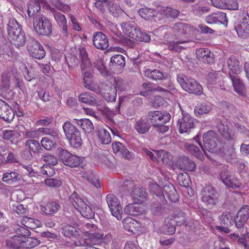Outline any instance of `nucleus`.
Wrapping results in <instances>:
<instances>
[{
    "label": "nucleus",
    "instance_id": "nucleus-1",
    "mask_svg": "<svg viewBox=\"0 0 249 249\" xmlns=\"http://www.w3.org/2000/svg\"><path fill=\"white\" fill-rule=\"evenodd\" d=\"M196 141L207 156L205 150L211 153L217 152L219 147L220 141L218 140L216 133L213 130L208 131L203 135V146L201 142L197 141V137L195 138Z\"/></svg>",
    "mask_w": 249,
    "mask_h": 249
},
{
    "label": "nucleus",
    "instance_id": "nucleus-2",
    "mask_svg": "<svg viewBox=\"0 0 249 249\" xmlns=\"http://www.w3.org/2000/svg\"><path fill=\"white\" fill-rule=\"evenodd\" d=\"M33 24L38 35L49 36L52 31V25L48 18L43 14H39L34 18Z\"/></svg>",
    "mask_w": 249,
    "mask_h": 249
},
{
    "label": "nucleus",
    "instance_id": "nucleus-3",
    "mask_svg": "<svg viewBox=\"0 0 249 249\" xmlns=\"http://www.w3.org/2000/svg\"><path fill=\"white\" fill-rule=\"evenodd\" d=\"M177 80L182 88L186 91L198 95L202 93V87L196 80L192 78L188 79L182 74L178 75Z\"/></svg>",
    "mask_w": 249,
    "mask_h": 249
},
{
    "label": "nucleus",
    "instance_id": "nucleus-4",
    "mask_svg": "<svg viewBox=\"0 0 249 249\" xmlns=\"http://www.w3.org/2000/svg\"><path fill=\"white\" fill-rule=\"evenodd\" d=\"M216 122V128L222 137L227 141H235L236 136L235 132L231 128V123L224 119H217Z\"/></svg>",
    "mask_w": 249,
    "mask_h": 249
},
{
    "label": "nucleus",
    "instance_id": "nucleus-5",
    "mask_svg": "<svg viewBox=\"0 0 249 249\" xmlns=\"http://www.w3.org/2000/svg\"><path fill=\"white\" fill-rule=\"evenodd\" d=\"M202 201L209 208H213L217 203L219 194L212 185L206 186L202 192Z\"/></svg>",
    "mask_w": 249,
    "mask_h": 249
},
{
    "label": "nucleus",
    "instance_id": "nucleus-6",
    "mask_svg": "<svg viewBox=\"0 0 249 249\" xmlns=\"http://www.w3.org/2000/svg\"><path fill=\"white\" fill-rule=\"evenodd\" d=\"M57 152L58 153L59 159L65 165L71 167H76L80 165L81 163L80 157L72 155L62 147L57 148Z\"/></svg>",
    "mask_w": 249,
    "mask_h": 249
},
{
    "label": "nucleus",
    "instance_id": "nucleus-7",
    "mask_svg": "<svg viewBox=\"0 0 249 249\" xmlns=\"http://www.w3.org/2000/svg\"><path fill=\"white\" fill-rule=\"evenodd\" d=\"M219 176L220 180L230 188L236 189L241 188L243 187L242 183L235 175L226 169L222 170Z\"/></svg>",
    "mask_w": 249,
    "mask_h": 249
},
{
    "label": "nucleus",
    "instance_id": "nucleus-8",
    "mask_svg": "<svg viewBox=\"0 0 249 249\" xmlns=\"http://www.w3.org/2000/svg\"><path fill=\"white\" fill-rule=\"evenodd\" d=\"M27 48L31 55L36 59H40L45 56V51L39 42L33 37L27 39Z\"/></svg>",
    "mask_w": 249,
    "mask_h": 249
},
{
    "label": "nucleus",
    "instance_id": "nucleus-9",
    "mask_svg": "<svg viewBox=\"0 0 249 249\" xmlns=\"http://www.w3.org/2000/svg\"><path fill=\"white\" fill-rule=\"evenodd\" d=\"M106 201L112 213L118 220L122 219V208L118 198L114 194L107 196Z\"/></svg>",
    "mask_w": 249,
    "mask_h": 249
},
{
    "label": "nucleus",
    "instance_id": "nucleus-10",
    "mask_svg": "<svg viewBox=\"0 0 249 249\" xmlns=\"http://www.w3.org/2000/svg\"><path fill=\"white\" fill-rule=\"evenodd\" d=\"M92 41L94 46L99 50H106L109 46L107 36L102 32L94 33L93 35Z\"/></svg>",
    "mask_w": 249,
    "mask_h": 249
},
{
    "label": "nucleus",
    "instance_id": "nucleus-11",
    "mask_svg": "<svg viewBox=\"0 0 249 249\" xmlns=\"http://www.w3.org/2000/svg\"><path fill=\"white\" fill-rule=\"evenodd\" d=\"M15 113L7 103L0 99V118L10 123L14 119Z\"/></svg>",
    "mask_w": 249,
    "mask_h": 249
},
{
    "label": "nucleus",
    "instance_id": "nucleus-12",
    "mask_svg": "<svg viewBox=\"0 0 249 249\" xmlns=\"http://www.w3.org/2000/svg\"><path fill=\"white\" fill-rule=\"evenodd\" d=\"M8 38L12 44L16 47L19 48L24 45L26 38L22 30L18 31L17 32H12L8 34Z\"/></svg>",
    "mask_w": 249,
    "mask_h": 249
},
{
    "label": "nucleus",
    "instance_id": "nucleus-13",
    "mask_svg": "<svg viewBox=\"0 0 249 249\" xmlns=\"http://www.w3.org/2000/svg\"><path fill=\"white\" fill-rule=\"evenodd\" d=\"M8 38L12 44L16 47L19 48L24 45L26 38L22 30L18 31L17 32H12L8 34Z\"/></svg>",
    "mask_w": 249,
    "mask_h": 249
},
{
    "label": "nucleus",
    "instance_id": "nucleus-14",
    "mask_svg": "<svg viewBox=\"0 0 249 249\" xmlns=\"http://www.w3.org/2000/svg\"><path fill=\"white\" fill-rule=\"evenodd\" d=\"M232 218L229 212L224 213L220 218L221 226H216L219 231L228 233L230 232L229 227L231 226Z\"/></svg>",
    "mask_w": 249,
    "mask_h": 249
},
{
    "label": "nucleus",
    "instance_id": "nucleus-15",
    "mask_svg": "<svg viewBox=\"0 0 249 249\" xmlns=\"http://www.w3.org/2000/svg\"><path fill=\"white\" fill-rule=\"evenodd\" d=\"M25 236L14 235L6 241L7 247L12 249L24 248Z\"/></svg>",
    "mask_w": 249,
    "mask_h": 249
},
{
    "label": "nucleus",
    "instance_id": "nucleus-16",
    "mask_svg": "<svg viewBox=\"0 0 249 249\" xmlns=\"http://www.w3.org/2000/svg\"><path fill=\"white\" fill-rule=\"evenodd\" d=\"M205 20L208 24L219 23L227 25L228 23L226 15L222 12L215 13L210 15L206 17Z\"/></svg>",
    "mask_w": 249,
    "mask_h": 249
},
{
    "label": "nucleus",
    "instance_id": "nucleus-17",
    "mask_svg": "<svg viewBox=\"0 0 249 249\" xmlns=\"http://www.w3.org/2000/svg\"><path fill=\"white\" fill-rule=\"evenodd\" d=\"M112 149L115 154L121 156L125 159H133V155L124 145L120 142H113L112 144Z\"/></svg>",
    "mask_w": 249,
    "mask_h": 249
},
{
    "label": "nucleus",
    "instance_id": "nucleus-18",
    "mask_svg": "<svg viewBox=\"0 0 249 249\" xmlns=\"http://www.w3.org/2000/svg\"><path fill=\"white\" fill-rule=\"evenodd\" d=\"M238 36L243 38L249 36V17L243 19L241 23L235 27Z\"/></svg>",
    "mask_w": 249,
    "mask_h": 249
},
{
    "label": "nucleus",
    "instance_id": "nucleus-19",
    "mask_svg": "<svg viewBox=\"0 0 249 249\" xmlns=\"http://www.w3.org/2000/svg\"><path fill=\"white\" fill-rule=\"evenodd\" d=\"M179 131L181 133L187 132L194 127V119L189 115H184L178 121Z\"/></svg>",
    "mask_w": 249,
    "mask_h": 249
},
{
    "label": "nucleus",
    "instance_id": "nucleus-20",
    "mask_svg": "<svg viewBox=\"0 0 249 249\" xmlns=\"http://www.w3.org/2000/svg\"><path fill=\"white\" fill-rule=\"evenodd\" d=\"M135 203H142L144 200L147 193L144 189L140 186H135L131 193Z\"/></svg>",
    "mask_w": 249,
    "mask_h": 249
},
{
    "label": "nucleus",
    "instance_id": "nucleus-21",
    "mask_svg": "<svg viewBox=\"0 0 249 249\" xmlns=\"http://www.w3.org/2000/svg\"><path fill=\"white\" fill-rule=\"evenodd\" d=\"M230 77L232 81L234 91L238 94L243 95L245 92V86L239 76L230 73Z\"/></svg>",
    "mask_w": 249,
    "mask_h": 249
},
{
    "label": "nucleus",
    "instance_id": "nucleus-22",
    "mask_svg": "<svg viewBox=\"0 0 249 249\" xmlns=\"http://www.w3.org/2000/svg\"><path fill=\"white\" fill-rule=\"evenodd\" d=\"M227 63L230 70V73L232 75H238L241 71V66L235 56H232L227 60Z\"/></svg>",
    "mask_w": 249,
    "mask_h": 249
},
{
    "label": "nucleus",
    "instance_id": "nucleus-23",
    "mask_svg": "<svg viewBox=\"0 0 249 249\" xmlns=\"http://www.w3.org/2000/svg\"><path fill=\"white\" fill-rule=\"evenodd\" d=\"M124 57L121 54H117L113 56L110 59V67L111 70H117V72H119L121 69L125 66Z\"/></svg>",
    "mask_w": 249,
    "mask_h": 249
},
{
    "label": "nucleus",
    "instance_id": "nucleus-24",
    "mask_svg": "<svg viewBox=\"0 0 249 249\" xmlns=\"http://www.w3.org/2000/svg\"><path fill=\"white\" fill-rule=\"evenodd\" d=\"M188 42V41L179 40L167 41L165 44L167 46L168 49L171 51L180 53L182 50L186 49L188 47L186 45Z\"/></svg>",
    "mask_w": 249,
    "mask_h": 249
},
{
    "label": "nucleus",
    "instance_id": "nucleus-25",
    "mask_svg": "<svg viewBox=\"0 0 249 249\" xmlns=\"http://www.w3.org/2000/svg\"><path fill=\"white\" fill-rule=\"evenodd\" d=\"M144 75L153 80H162L166 79V74L165 73L159 70L156 69H146L143 72Z\"/></svg>",
    "mask_w": 249,
    "mask_h": 249
},
{
    "label": "nucleus",
    "instance_id": "nucleus-26",
    "mask_svg": "<svg viewBox=\"0 0 249 249\" xmlns=\"http://www.w3.org/2000/svg\"><path fill=\"white\" fill-rule=\"evenodd\" d=\"M163 191L171 201L176 202L178 200L179 195L173 184L169 183L165 185L163 188Z\"/></svg>",
    "mask_w": 249,
    "mask_h": 249
},
{
    "label": "nucleus",
    "instance_id": "nucleus-27",
    "mask_svg": "<svg viewBox=\"0 0 249 249\" xmlns=\"http://www.w3.org/2000/svg\"><path fill=\"white\" fill-rule=\"evenodd\" d=\"M63 129L65 135L68 140L71 139L75 134L80 132L79 129L69 121L66 122L63 124Z\"/></svg>",
    "mask_w": 249,
    "mask_h": 249
},
{
    "label": "nucleus",
    "instance_id": "nucleus-28",
    "mask_svg": "<svg viewBox=\"0 0 249 249\" xmlns=\"http://www.w3.org/2000/svg\"><path fill=\"white\" fill-rule=\"evenodd\" d=\"M178 163L180 168L188 171H194L196 168L195 163L185 156L180 157Z\"/></svg>",
    "mask_w": 249,
    "mask_h": 249
},
{
    "label": "nucleus",
    "instance_id": "nucleus-29",
    "mask_svg": "<svg viewBox=\"0 0 249 249\" xmlns=\"http://www.w3.org/2000/svg\"><path fill=\"white\" fill-rule=\"evenodd\" d=\"M151 127V124L147 119H141L136 121L135 128L141 134L146 133Z\"/></svg>",
    "mask_w": 249,
    "mask_h": 249
},
{
    "label": "nucleus",
    "instance_id": "nucleus-30",
    "mask_svg": "<svg viewBox=\"0 0 249 249\" xmlns=\"http://www.w3.org/2000/svg\"><path fill=\"white\" fill-rule=\"evenodd\" d=\"M175 222L171 218H166L164 224L160 227V231L166 234L172 235L176 231Z\"/></svg>",
    "mask_w": 249,
    "mask_h": 249
},
{
    "label": "nucleus",
    "instance_id": "nucleus-31",
    "mask_svg": "<svg viewBox=\"0 0 249 249\" xmlns=\"http://www.w3.org/2000/svg\"><path fill=\"white\" fill-rule=\"evenodd\" d=\"M43 0H35L29 3L27 9V14L30 18L35 17L40 10V3H43Z\"/></svg>",
    "mask_w": 249,
    "mask_h": 249
},
{
    "label": "nucleus",
    "instance_id": "nucleus-32",
    "mask_svg": "<svg viewBox=\"0 0 249 249\" xmlns=\"http://www.w3.org/2000/svg\"><path fill=\"white\" fill-rule=\"evenodd\" d=\"M53 16L58 25L62 28V33L64 36H67L68 28L67 20L65 16L60 12L53 11Z\"/></svg>",
    "mask_w": 249,
    "mask_h": 249
},
{
    "label": "nucleus",
    "instance_id": "nucleus-33",
    "mask_svg": "<svg viewBox=\"0 0 249 249\" xmlns=\"http://www.w3.org/2000/svg\"><path fill=\"white\" fill-rule=\"evenodd\" d=\"M61 208L58 202H50L41 208V211L46 214H52L56 213Z\"/></svg>",
    "mask_w": 249,
    "mask_h": 249
},
{
    "label": "nucleus",
    "instance_id": "nucleus-34",
    "mask_svg": "<svg viewBox=\"0 0 249 249\" xmlns=\"http://www.w3.org/2000/svg\"><path fill=\"white\" fill-rule=\"evenodd\" d=\"M75 123L86 133H91L94 131V126L92 123L88 119H74Z\"/></svg>",
    "mask_w": 249,
    "mask_h": 249
},
{
    "label": "nucleus",
    "instance_id": "nucleus-35",
    "mask_svg": "<svg viewBox=\"0 0 249 249\" xmlns=\"http://www.w3.org/2000/svg\"><path fill=\"white\" fill-rule=\"evenodd\" d=\"M123 224L126 230L132 232H135L140 227V223L131 217L125 218Z\"/></svg>",
    "mask_w": 249,
    "mask_h": 249
},
{
    "label": "nucleus",
    "instance_id": "nucleus-36",
    "mask_svg": "<svg viewBox=\"0 0 249 249\" xmlns=\"http://www.w3.org/2000/svg\"><path fill=\"white\" fill-rule=\"evenodd\" d=\"M85 235L89 237L88 245L91 246L99 244L103 237V235L98 233L97 231L93 232L92 231H85Z\"/></svg>",
    "mask_w": 249,
    "mask_h": 249
},
{
    "label": "nucleus",
    "instance_id": "nucleus-37",
    "mask_svg": "<svg viewBox=\"0 0 249 249\" xmlns=\"http://www.w3.org/2000/svg\"><path fill=\"white\" fill-rule=\"evenodd\" d=\"M79 100L84 103L92 106L95 105L97 101L96 95L90 92L81 93L79 96Z\"/></svg>",
    "mask_w": 249,
    "mask_h": 249
},
{
    "label": "nucleus",
    "instance_id": "nucleus-38",
    "mask_svg": "<svg viewBox=\"0 0 249 249\" xmlns=\"http://www.w3.org/2000/svg\"><path fill=\"white\" fill-rule=\"evenodd\" d=\"M20 134L17 131L6 130L3 132V138L5 140L10 141L12 143L17 144L18 142Z\"/></svg>",
    "mask_w": 249,
    "mask_h": 249
},
{
    "label": "nucleus",
    "instance_id": "nucleus-39",
    "mask_svg": "<svg viewBox=\"0 0 249 249\" xmlns=\"http://www.w3.org/2000/svg\"><path fill=\"white\" fill-rule=\"evenodd\" d=\"M212 110L211 105L209 103L198 104L195 108V113L196 116H200L209 113Z\"/></svg>",
    "mask_w": 249,
    "mask_h": 249
},
{
    "label": "nucleus",
    "instance_id": "nucleus-40",
    "mask_svg": "<svg viewBox=\"0 0 249 249\" xmlns=\"http://www.w3.org/2000/svg\"><path fill=\"white\" fill-rule=\"evenodd\" d=\"M121 27L124 33L132 38L138 29L131 22L122 23L121 24Z\"/></svg>",
    "mask_w": 249,
    "mask_h": 249
},
{
    "label": "nucleus",
    "instance_id": "nucleus-41",
    "mask_svg": "<svg viewBox=\"0 0 249 249\" xmlns=\"http://www.w3.org/2000/svg\"><path fill=\"white\" fill-rule=\"evenodd\" d=\"M109 10V12L113 16L117 17L121 15L124 13V11L117 4H114L111 0H103Z\"/></svg>",
    "mask_w": 249,
    "mask_h": 249
},
{
    "label": "nucleus",
    "instance_id": "nucleus-42",
    "mask_svg": "<svg viewBox=\"0 0 249 249\" xmlns=\"http://www.w3.org/2000/svg\"><path fill=\"white\" fill-rule=\"evenodd\" d=\"M82 177L86 179L89 182L91 183L96 188H100L99 179L96 177L91 170H89L83 173Z\"/></svg>",
    "mask_w": 249,
    "mask_h": 249
},
{
    "label": "nucleus",
    "instance_id": "nucleus-43",
    "mask_svg": "<svg viewBox=\"0 0 249 249\" xmlns=\"http://www.w3.org/2000/svg\"><path fill=\"white\" fill-rule=\"evenodd\" d=\"M155 200L151 204V213L156 215H159L163 211L162 205L165 204L167 201L161 202L159 198H154Z\"/></svg>",
    "mask_w": 249,
    "mask_h": 249
},
{
    "label": "nucleus",
    "instance_id": "nucleus-44",
    "mask_svg": "<svg viewBox=\"0 0 249 249\" xmlns=\"http://www.w3.org/2000/svg\"><path fill=\"white\" fill-rule=\"evenodd\" d=\"M70 202L77 211L84 205L85 202L80 198L77 193L74 192L69 197Z\"/></svg>",
    "mask_w": 249,
    "mask_h": 249
},
{
    "label": "nucleus",
    "instance_id": "nucleus-45",
    "mask_svg": "<svg viewBox=\"0 0 249 249\" xmlns=\"http://www.w3.org/2000/svg\"><path fill=\"white\" fill-rule=\"evenodd\" d=\"M61 233L65 236L67 237H77L78 235V231L76 228L71 225H65L61 229Z\"/></svg>",
    "mask_w": 249,
    "mask_h": 249
},
{
    "label": "nucleus",
    "instance_id": "nucleus-46",
    "mask_svg": "<svg viewBox=\"0 0 249 249\" xmlns=\"http://www.w3.org/2000/svg\"><path fill=\"white\" fill-rule=\"evenodd\" d=\"M124 212L130 215H138L142 213V210L139 205L135 204H130L125 206Z\"/></svg>",
    "mask_w": 249,
    "mask_h": 249
},
{
    "label": "nucleus",
    "instance_id": "nucleus-47",
    "mask_svg": "<svg viewBox=\"0 0 249 249\" xmlns=\"http://www.w3.org/2000/svg\"><path fill=\"white\" fill-rule=\"evenodd\" d=\"M97 135L102 144H107L111 141L109 133L104 128H100L98 130Z\"/></svg>",
    "mask_w": 249,
    "mask_h": 249
},
{
    "label": "nucleus",
    "instance_id": "nucleus-48",
    "mask_svg": "<svg viewBox=\"0 0 249 249\" xmlns=\"http://www.w3.org/2000/svg\"><path fill=\"white\" fill-rule=\"evenodd\" d=\"M150 189L156 196L155 198H159L161 202L166 201L163 190L157 183H153L150 185Z\"/></svg>",
    "mask_w": 249,
    "mask_h": 249
},
{
    "label": "nucleus",
    "instance_id": "nucleus-49",
    "mask_svg": "<svg viewBox=\"0 0 249 249\" xmlns=\"http://www.w3.org/2000/svg\"><path fill=\"white\" fill-rule=\"evenodd\" d=\"M138 13L142 18L145 19H150L156 16V12L153 9L147 7L141 8L139 9Z\"/></svg>",
    "mask_w": 249,
    "mask_h": 249
},
{
    "label": "nucleus",
    "instance_id": "nucleus-50",
    "mask_svg": "<svg viewBox=\"0 0 249 249\" xmlns=\"http://www.w3.org/2000/svg\"><path fill=\"white\" fill-rule=\"evenodd\" d=\"M185 148L191 154L193 155L197 158L202 159L203 158V155L198 148L189 143H186L184 145Z\"/></svg>",
    "mask_w": 249,
    "mask_h": 249
},
{
    "label": "nucleus",
    "instance_id": "nucleus-51",
    "mask_svg": "<svg viewBox=\"0 0 249 249\" xmlns=\"http://www.w3.org/2000/svg\"><path fill=\"white\" fill-rule=\"evenodd\" d=\"M94 67L97 69L103 76H107L109 75V72L107 69L103 59H99L96 60L94 62Z\"/></svg>",
    "mask_w": 249,
    "mask_h": 249
},
{
    "label": "nucleus",
    "instance_id": "nucleus-52",
    "mask_svg": "<svg viewBox=\"0 0 249 249\" xmlns=\"http://www.w3.org/2000/svg\"><path fill=\"white\" fill-rule=\"evenodd\" d=\"M171 218L175 223H177V225L183 224L186 220L185 213L180 211H175L173 218Z\"/></svg>",
    "mask_w": 249,
    "mask_h": 249
},
{
    "label": "nucleus",
    "instance_id": "nucleus-53",
    "mask_svg": "<svg viewBox=\"0 0 249 249\" xmlns=\"http://www.w3.org/2000/svg\"><path fill=\"white\" fill-rule=\"evenodd\" d=\"M22 29L21 26L18 23L15 18H10L7 24V33L17 32Z\"/></svg>",
    "mask_w": 249,
    "mask_h": 249
},
{
    "label": "nucleus",
    "instance_id": "nucleus-54",
    "mask_svg": "<svg viewBox=\"0 0 249 249\" xmlns=\"http://www.w3.org/2000/svg\"><path fill=\"white\" fill-rule=\"evenodd\" d=\"M40 241L32 237H25L24 248L30 249L34 248L40 244Z\"/></svg>",
    "mask_w": 249,
    "mask_h": 249
},
{
    "label": "nucleus",
    "instance_id": "nucleus-55",
    "mask_svg": "<svg viewBox=\"0 0 249 249\" xmlns=\"http://www.w3.org/2000/svg\"><path fill=\"white\" fill-rule=\"evenodd\" d=\"M79 54L82 64L81 66L82 71H84L90 65V62L88 56V53L85 49L82 48L79 50Z\"/></svg>",
    "mask_w": 249,
    "mask_h": 249
},
{
    "label": "nucleus",
    "instance_id": "nucleus-56",
    "mask_svg": "<svg viewBox=\"0 0 249 249\" xmlns=\"http://www.w3.org/2000/svg\"><path fill=\"white\" fill-rule=\"evenodd\" d=\"M78 211L80 213L82 216L89 219L92 218L94 215L91 208L86 204L85 202L84 203V205L82 206Z\"/></svg>",
    "mask_w": 249,
    "mask_h": 249
},
{
    "label": "nucleus",
    "instance_id": "nucleus-57",
    "mask_svg": "<svg viewBox=\"0 0 249 249\" xmlns=\"http://www.w3.org/2000/svg\"><path fill=\"white\" fill-rule=\"evenodd\" d=\"M25 145L29 148L30 150L34 153L39 152L41 150L38 142L35 140H29L25 143Z\"/></svg>",
    "mask_w": 249,
    "mask_h": 249
},
{
    "label": "nucleus",
    "instance_id": "nucleus-58",
    "mask_svg": "<svg viewBox=\"0 0 249 249\" xmlns=\"http://www.w3.org/2000/svg\"><path fill=\"white\" fill-rule=\"evenodd\" d=\"M132 38L138 41L145 42H148L151 40L150 36L149 35L145 33L142 32L139 28Z\"/></svg>",
    "mask_w": 249,
    "mask_h": 249
},
{
    "label": "nucleus",
    "instance_id": "nucleus-59",
    "mask_svg": "<svg viewBox=\"0 0 249 249\" xmlns=\"http://www.w3.org/2000/svg\"><path fill=\"white\" fill-rule=\"evenodd\" d=\"M70 144L73 148H78L82 144L81 132L75 134L71 139L68 140Z\"/></svg>",
    "mask_w": 249,
    "mask_h": 249
},
{
    "label": "nucleus",
    "instance_id": "nucleus-60",
    "mask_svg": "<svg viewBox=\"0 0 249 249\" xmlns=\"http://www.w3.org/2000/svg\"><path fill=\"white\" fill-rule=\"evenodd\" d=\"M41 144L43 148L50 150L55 147L56 143L48 137H43L41 141Z\"/></svg>",
    "mask_w": 249,
    "mask_h": 249
},
{
    "label": "nucleus",
    "instance_id": "nucleus-61",
    "mask_svg": "<svg viewBox=\"0 0 249 249\" xmlns=\"http://www.w3.org/2000/svg\"><path fill=\"white\" fill-rule=\"evenodd\" d=\"M38 221L34 218L29 217H25L23 218L21 224L24 226L29 228H35L37 226V223Z\"/></svg>",
    "mask_w": 249,
    "mask_h": 249
},
{
    "label": "nucleus",
    "instance_id": "nucleus-62",
    "mask_svg": "<svg viewBox=\"0 0 249 249\" xmlns=\"http://www.w3.org/2000/svg\"><path fill=\"white\" fill-rule=\"evenodd\" d=\"M18 174L15 172H7L4 174L2 180L5 182H8L9 181H16L18 180Z\"/></svg>",
    "mask_w": 249,
    "mask_h": 249
},
{
    "label": "nucleus",
    "instance_id": "nucleus-63",
    "mask_svg": "<svg viewBox=\"0 0 249 249\" xmlns=\"http://www.w3.org/2000/svg\"><path fill=\"white\" fill-rule=\"evenodd\" d=\"M44 183L47 186L52 188L59 187L62 184L61 180L53 178L46 179L44 180Z\"/></svg>",
    "mask_w": 249,
    "mask_h": 249
},
{
    "label": "nucleus",
    "instance_id": "nucleus-64",
    "mask_svg": "<svg viewBox=\"0 0 249 249\" xmlns=\"http://www.w3.org/2000/svg\"><path fill=\"white\" fill-rule=\"evenodd\" d=\"M237 215L247 221L249 218V206L248 205H244L240 209Z\"/></svg>",
    "mask_w": 249,
    "mask_h": 249
}]
</instances>
